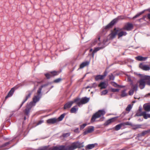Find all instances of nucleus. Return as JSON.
I'll list each match as a JSON object with an SVG mask.
<instances>
[{"mask_svg": "<svg viewBox=\"0 0 150 150\" xmlns=\"http://www.w3.org/2000/svg\"><path fill=\"white\" fill-rule=\"evenodd\" d=\"M116 120L115 117L112 118L107 120L104 123V125L107 126L110 124L112 123L115 122Z\"/></svg>", "mask_w": 150, "mask_h": 150, "instance_id": "nucleus-16", "label": "nucleus"}, {"mask_svg": "<svg viewBox=\"0 0 150 150\" xmlns=\"http://www.w3.org/2000/svg\"><path fill=\"white\" fill-rule=\"evenodd\" d=\"M104 117H103V119H104Z\"/></svg>", "mask_w": 150, "mask_h": 150, "instance_id": "nucleus-61", "label": "nucleus"}, {"mask_svg": "<svg viewBox=\"0 0 150 150\" xmlns=\"http://www.w3.org/2000/svg\"><path fill=\"white\" fill-rule=\"evenodd\" d=\"M139 67L142 70L145 71H148L150 69V67L149 66L144 65L142 63L139 64Z\"/></svg>", "mask_w": 150, "mask_h": 150, "instance_id": "nucleus-13", "label": "nucleus"}, {"mask_svg": "<svg viewBox=\"0 0 150 150\" xmlns=\"http://www.w3.org/2000/svg\"><path fill=\"white\" fill-rule=\"evenodd\" d=\"M74 103H76L75 99H74L73 101L69 102L65 104L64 107V109H66L70 108L72 104Z\"/></svg>", "mask_w": 150, "mask_h": 150, "instance_id": "nucleus-10", "label": "nucleus"}, {"mask_svg": "<svg viewBox=\"0 0 150 150\" xmlns=\"http://www.w3.org/2000/svg\"><path fill=\"white\" fill-rule=\"evenodd\" d=\"M111 91L113 92H118L119 91V89L112 88L111 89Z\"/></svg>", "mask_w": 150, "mask_h": 150, "instance_id": "nucleus-45", "label": "nucleus"}, {"mask_svg": "<svg viewBox=\"0 0 150 150\" xmlns=\"http://www.w3.org/2000/svg\"><path fill=\"white\" fill-rule=\"evenodd\" d=\"M144 12V11H143L137 13L133 18L134 19L135 18L138 17L140 15H142L143 13Z\"/></svg>", "mask_w": 150, "mask_h": 150, "instance_id": "nucleus-33", "label": "nucleus"}, {"mask_svg": "<svg viewBox=\"0 0 150 150\" xmlns=\"http://www.w3.org/2000/svg\"><path fill=\"white\" fill-rule=\"evenodd\" d=\"M59 73V71H54L50 72L49 73L46 74L45 75L47 79H49L52 76L58 75Z\"/></svg>", "mask_w": 150, "mask_h": 150, "instance_id": "nucleus-8", "label": "nucleus"}, {"mask_svg": "<svg viewBox=\"0 0 150 150\" xmlns=\"http://www.w3.org/2000/svg\"><path fill=\"white\" fill-rule=\"evenodd\" d=\"M100 37H98V40H100Z\"/></svg>", "mask_w": 150, "mask_h": 150, "instance_id": "nucleus-57", "label": "nucleus"}, {"mask_svg": "<svg viewBox=\"0 0 150 150\" xmlns=\"http://www.w3.org/2000/svg\"><path fill=\"white\" fill-rule=\"evenodd\" d=\"M109 77L110 80H114L115 79L114 76L112 74L109 75Z\"/></svg>", "mask_w": 150, "mask_h": 150, "instance_id": "nucleus-41", "label": "nucleus"}, {"mask_svg": "<svg viewBox=\"0 0 150 150\" xmlns=\"http://www.w3.org/2000/svg\"><path fill=\"white\" fill-rule=\"evenodd\" d=\"M143 108L145 111H150V105L145 104L143 105Z\"/></svg>", "mask_w": 150, "mask_h": 150, "instance_id": "nucleus-26", "label": "nucleus"}, {"mask_svg": "<svg viewBox=\"0 0 150 150\" xmlns=\"http://www.w3.org/2000/svg\"><path fill=\"white\" fill-rule=\"evenodd\" d=\"M143 113L144 115H143V116L144 119H146L148 118H150V114H147L145 111H143Z\"/></svg>", "mask_w": 150, "mask_h": 150, "instance_id": "nucleus-30", "label": "nucleus"}, {"mask_svg": "<svg viewBox=\"0 0 150 150\" xmlns=\"http://www.w3.org/2000/svg\"><path fill=\"white\" fill-rule=\"evenodd\" d=\"M144 80H145L146 84L150 86V76H144Z\"/></svg>", "mask_w": 150, "mask_h": 150, "instance_id": "nucleus-21", "label": "nucleus"}, {"mask_svg": "<svg viewBox=\"0 0 150 150\" xmlns=\"http://www.w3.org/2000/svg\"><path fill=\"white\" fill-rule=\"evenodd\" d=\"M70 135V133H64L63 134L62 136L64 137H69Z\"/></svg>", "mask_w": 150, "mask_h": 150, "instance_id": "nucleus-42", "label": "nucleus"}, {"mask_svg": "<svg viewBox=\"0 0 150 150\" xmlns=\"http://www.w3.org/2000/svg\"><path fill=\"white\" fill-rule=\"evenodd\" d=\"M28 94L26 96L25 99L23 100L20 105V107H21L23 104L30 97V96L32 94V92L30 91H28Z\"/></svg>", "mask_w": 150, "mask_h": 150, "instance_id": "nucleus-14", "label": "nucleus"}, {"mask_svg": "<svg viewBox=\"0 0 150 150\" xmlns=\"http://www.w3.org/2000/svg\"><path fill=\"white\" fill-rule=\"evenodd\" d=\"M125 18V17L123 16H118L117 18L113 20L105 26V29H107L112 28L113 25L118 22L119 20L124 19Z\"/></svg>", "mask_w": 150, "mask_h": 150, "instance_id": "nucleus-3", "label": "nucleus"}, {"mask_svg": "<svg viewBox=\"0 0 150 150\" xmlns=\"http://www.w3.org/2000/svg\"><path fill=\"white\" fill-rule=\"evenodd\" d=\"M133 28V25L132 23H126L122 29L126 30L127 31H130L132 30Z\"/></svg>", "mask_w": 150, "mask_h": 150, "instance_id": "nucleus-9", "label": "nucleus"}, {"mask_svg": "<svg viewBox=\"0 0 150 150\" xmlns=\"http://www.w3.org/2000/svg\"><path fill=\"white\" fill-rule=\"evenodd\" d=\"M95 79L96 81H98L99 80H102L104 79L103 76L102 75H97L94 76Z\"/></svg>", "mask_w": 150, "mask_h": 150, "instance_id": "nucleus-23", "label": "nucleus"}, {"mask_svg": "<svg viewBox=\"0 0 150 150\" xmlns=\"http://www.w3.org/2000/svg\"><path fill=\"white\" fill-rule=\"evenodd\" d=\"M97 86V85L96 83H94L92 84V86L90 88H96Z\"/></svg>", "mask_w": 150, "mask_h": 150, "instance_id": "nucleus-48", "label": "nucleus"}, {"mask_svg": "<svg viewBox=\"0 0 150 150\" xmlns=\"http://www.w3.org/2000/svg\"><path fill=\"white\" fill-rule=\"evenodd\" d=\"M45 86V85H42L40 88H39L38 89L37 91V95H38V96H41V93L42 90V88L43 87H44Z\"/></svg>", "mask_w": 150, "mask_h": 150, "instance_id": "nucleus-29", "label": "nucleus"}, {"mask_svg": "<svg viewBox=\"0 0 150 150\" xmlns=\"http://www.w3.org/2000/svg\"><path fill=\"white\" fill-rule=\"evenodd\" d=\"M83 146L82 143L77 141L72 143L70 145L67 146L65 149V148L63 150H74L77 148H80Z\"/></svg>", "mask_w": 150, "mask_h": 150, "instance_id": "nucleus-1", "label": "nucleus"}, {"mask_svg": "<svg viewBox=\"0 0 150 150\" xmlns=\"http://www.w3.org/2000/svg\"><path fill=\"white\" fill-rule=\"evenodd\" d=\"M134 91L132 89L130 90L129 92V95H132L133 94Z\"/></svg>", "mask_w": 150, "mask_h": 150, "instance_id": "nucleus-46", "label": "nucleus"}, {"mask_svg": "<svg viewBox=\"0 0 150 150\" xmlns=\"http://www.w3.org/2000/svg\"><path fill=\"white\" fill-rule=\"evenodd\" d=\"M147 95H148V96L150 95V93H148V94H147Z\"/></svg>", "mask_w": 150, "mask_h": 150, "instance_id": "nucleus-59", "label": "nucleus"}, {"mask_svg": "<svg viewBox=\"0 0 150 150\" xmlns=\"http://www.w3.org/2000/svg\"><path fill=\"white\" fill-rule=\"evenodd\" d=\"M139 87L141 89H142L144 88L145 85L146 81L143 77V79H141L139 81Z\"/></svg>", "mask_w": 150, "mask_h": 150, "instance_id": "nucleus-12", "label": "nucleus"}, {"mask_svg": "<svg viewBox=\"0 0 150 150\" xmlns=\"http://www.w3.org/2000/svg\"><path fill=\"white\" fill-rule=\"evenodd\" d=\"M105 113V111L103 110H99L97 112L93 115L91 119V122H94L96 118L104 115Z\"/></svg>", "mask_w": 150, "mask_h": 150, "instance_id": "nucleus-4", "label": "nucleus"}, {"mask_svg": "<svg viewBox=\"0 0 150 150\" xmlns=\"http://www.w3.org/2000/svg\"><path fill=\"white\" fill-rule=\"evenodd\" d=\"M95 144H88L87 146V148L88 149H90L95 147Z\"/></svg>", "mask_w": 150, "mask_h": 150, "instance_id": "nucleus-34", "label": "nucleus"}, {"mask_svg": "<svg viewBox=\"0 0 150 150\" xmlns=\"http://www.w3.org/2000/svg\"><path fill=\"white\" fill-rule=\"evenodd\" d=\"M149 133H150V129H148L147 130L143 131L141 133L139 134L138 135L139 136L142 137L144 136L146 134Z\"/></svg>", "mask_w": 150, "mask_h": 150, "instance_id": "nucleus-22", "label": "nucleus"}, {"mask_svg": "<svg viewBox=\"0 0 150 150\" xmlns=\"http://www.w3.org/2000/svg\"><path fill=\"white\" fill-rule=\"evenodd\" d=\"M133 88L132 89L134 91L135 90L137 91V84H135L133 85Z\"/></svg>", "mask_w": 150, "mask_h": 150, "instance_id": "nucleus-43", "label": "nucleus"}, {"mask_svg": "<svg viewBox=\"0 0 150 150\" xmlns=\"http://www.w3.org/2000/svg\"><path fill=\"white\" fill-rule=\"evenodd\" d=\"M90 87L88 86L87 87H86V88H90Z\"/></svg>", "mask_w": 150, "mask_h": 150, "instance_id": "nucleus-60", "label": "nucleus"}, {"mask_svg": "<svg viewBox=\"0 0 150 150\" xmlns=\"http://www.w3.org/2000/svg\"><path fill=\"white\" fill-rule=\"evenodd\" d=\"M146 57H143L140 56H139L136 57V59L140 61H144L146 60Z\"/></svg>", "mask_w": 150, "mask_h": 150, "instance_id": "nucleus-28", "label": "nucleus"}, {"mask_svg": "<svg viewBox=\"0 0 150 150\" xmlns=\"http://www.w3.org/2000/svg\"><path fill=\"white\" fill-rule=\"evenodd\" d=\"M148 10L150 12V9H148Z\"/></svg>", "mask_w": 150, "mask_h": 150, "instance_id": "nucleus-58", "label": "nucleus"}, {"mask_svg": "<svg viewBox=\"0 0 150 150\" xmlns=\"http://www.w3.org/2000/svg\"><path fill=\"white\" fill-rule=\"evenodd\" d=\"M77 106L75 105L71 109L70 112L71 113H76L77 111L78 108H77Z\"/></svg>", "mask_w": 150, "mask_h": 150, "instance_id": "nucleus-25", "label": "nucleus"}, {"mask_svg": "<svg viewBox=\"0 0 150 150\" xmlns=\"http://www.w3.org/2000/svg\"><path fill=\"white\" fill-rule=\"evenodd\" d=\"M74 132L76 133H78L79 132V128H77L74 130Z\"/></svg>", "mask_w": 150, "mask_h": 150, "instance_id": "nucleus-52", "label": "nucleus"}, {"mask_svg": "<svg viewBox=\"0 0 150 150\" xmlns=\"http://www.w3.org/2000/svg\"><path fill=\"white\" fill-rule=\"evenodd\" d=\"M131 108H132V106H131V105H128L127 107L126 108V110L127 111H129L130 110Z\"/></svg>", "mask_w": 150, "mask_h": 150, "instance_id": "nucleus-39", "label": "nucleus"}, {"mask_svg": "<svg viewBox=\"0 0 150 150\" xmlns=\"http://www.w3.org/2000/svg\"><path fill=\"white\" fill-rule=\"evenodd\" d=\"M126 90H124L122 91L121 92V97H124L127 96V94L126 93Z\"/></svg>", "mask_w": 150, "mask_h": 150, "instance_id": "nucleus-32", "label": "nucleus"}, {"mask_svg": "<svg viewBox=\"0 0 150 150\" xmlns=\"http://www.w3.org/2000/svg\"><path fill=\"white\" fill-rule=\"evenodd\" d=\"M64 117V114H62L60 116H59L57 119L58 120V122L59 121H62Z\"/></svg>", "mask_w": 150, "mask_h": 150, "instance_id": "nucleus-35", "label": "nucleus"}, {"mask_svg": "<svg viewBox=\"0 0 150 150\" xmlns=\"http://www.w3.org/2000/svg\"><path fill=\"white\" fill-rule=\"evenodd\" d=\"M43 122V120H40L36 124V125H39L41 124Z\"/></svg>", "mask_w": 150, "mask_h": 150, "instance_id": "nucleus-49", "label": "nucleus"}, {"mask_svg": "<svg viewBox=\"0 0 150 150\" xmlns=\"http://www.w3.org/2000/svg\"><path fill=\"white\" fill-rule=\"evenodd\" d=\"M10 144V142H7L6 143H5L3 145V146H5L7 145H8V144Z\"/></svg>", "mask_w": 150, "mask_h": 150, "instance_id": "nucleus-50", "label": "nucleus"}, {"mask_svg": "<svg viewBox=\"0 0 150 150\" xmlns=\"http://www.w3.org/2000/svg\"><path fill=\"white\" fill-rule=\"evenodd\" d=\"M139 111H141V109L139 108Z\"/></svg>", "mask_w": 150, "mask_h": 150, "instance_id": "nucleus-55", "label": "nucleus"}, {"mask_svg": "<svg viewBox=\"0 0 150 150\" xmlns=\"http://www.w3.org/2000/svg\"><path fill=\"white\" fill-rule=\"evenodd\" d=\"M92 50H93L92 49H91L90 50V52H91V51H92Z\"/></svg>", "mask_w": 150, "mask_h": 150, "instance_id": "nucleus-56", "label": "nucleus"}, {"mask_svg": "<svg viewBox=\"0 0 150 150\" xmlns=\"http://www.w3.org/2000/svg\"><path fill=\"white\" fill-rule=\"evenodd\" d=\"M107 86L108 85L104 82H100L98 86V87H100V89H105L107 88Z\"/></svg>", "mask_w": 150, "mask_h": 150, "instance_id": "nucleus-19", "label": "nucleus"}, {"mask_svg": "<svg viewBox=\"0 0 150 150\" xmlns=\"http://www.w3.org/2000/svg\"><path fill=\"white\" fill-rule=\"evenodd\" d=\"M102 49L101 47H97L95 48V49L93 51V52L92 53V55L93 57L94 53L98 51L100 49Z\"/></svg>", "mask_w": 150, "mask_h": 150, "instance_id": "nucleus-31", "label": "nucleus"}, {"mask_svg": "<svg viewBox=\"0 0 150 150\" xmlns=\"http://www.w3.org/2000/svg\"><path fill=\"white\" fill-rule=\"evenodd\" d=\"M50 148L49 146H45L41 149L40 150H50Z\"/></svg>", "mask_w": 150, "mask_h": 150, "instance_id": "nucleus-37", "label": "nucleus"}, {"mask_svg": "<svg viewBox=\"0 0 150 150\" xmlns=\"http://www.w3.org/2000/svg\"><path fill=\"white\" fill-rule=\"evenodd\" d=\"M108 92V91L107 90H105L101 92V95H106Z\"/></svg>", "mask_w": 150, "mask_h": 150, "instance_id": "nucleus-38", "label": "nucleus"}, {"mask_svg": "<svg viewBox=\"0 0 150 150\" xmlns=\"http://www.w3.org/2000/svg\"><path fill=\"white\" fill-rule=\"evenodd\" d=\"M132 123L129 122H127L123 123H120L119 124L117 125L115 127V130L117 131L119 130L122 127H124L125 125H131Z\"/></svg>", "mask_w": 150, "mask_h": 150, "instance_id": "nucleus-7", "label": "nucleus"}, {"mask_svg": "<svg viewBox=\"0 0 150 150\" xmlns=\"http://www.w3.org/2000/svg\"><path fill=\"white\" fill-rule=\"evenodd\" d=\"M34 106V105L33 102H31L29 104H28L24 111L25 114L27 115H28L31 108Z\"/></svg>", "mask_w": 150, "mask_h": 150, "instance_id": "nucleus-5", "label": "nucleus"}, {"mask_svg": "<svg viewBox=\"0 0 150 150\" xmlns=\"http://www.w3.org/2000/svg\"><path fill=\"white\" fill-rule=\"evenodd\" d=\"M75 99L76 103L79 107H80L81 105L88 103L89 101L90 98L85 97L81 98H77Z\"/></svg>", "mask_w": 150, "mask_h": 150, "instance_id": "nucleus-2", "label": "nucleus"}, {"mask_svg": "<svg viewBox=\"0 0 150 150\" xmlns=\"http://www.w3.org/2000/svg\"><path fill=\"white\" fill-rule=\"evenodd\" d=\"M147 17L150 20V13L147 15Z\"/></svg>", "mask_w": 150, "mask_h": 150, "instance_id": "nucleus-53", "label": "nucleus"}, {"mask_svg": "<svg viewBox=\"0 0 150 150\" xmlns=\"http://www.w3.org/2000/svg\"><path fill=\"white\" fill-rule=\"evenodd\" d=\"M87 125V124L86 123H84L83 124V125H81L80 126V129H83Z\"/></svg>", "mask_w": 150, "mask_h": 150, "instance_id": "nucleus-44", "label": "nucleus"}, {"mask_svg": "<svg viewBox=\"0 0 150 150\" xmlns=\"http://www.w3.org/2000/svg\"><path fill=\"white\" fill-rule=\"evenodd\" d=\"M89 64V62L86 61L82 63L80 65V68L82 69L84 67L88 66Z\"/></svg>", "mask_w": 150, "mask_h": 150, "instance_id": "nucleus-24", "label": "nucleus"}, {"mask_svg": "<svg viewBox=\"0 0 150 150\" xmlns=\"http://www.w3.org/2000/svg\"><path fill=\"white\" fill-rule=\"evenodd\" d=\"M127 34V33L126 32L121 31L118 33V38L123 36H125Z\"/></svg>", "mask_w": 150, "mask_h": 150, "instance_id": "nucleus-27", "label": "nucleus"}, {"mask_svg": "<svg viewBox=\"0 0 150 150\" xmlns=\"http://www.w3.org/2000/svg\"><path fill=\"white\" fill-rule=\"evenodd\" d=\"M62 80V79L61 78H58L54 80L53 82L55 83H57L60 82Z\"/></svg>", "mask_w": 150, "mask_h": 150, "instance_id": "nucleus-40", "label": "nucleus"}, {"mask_svg": "<svg viewBox=\"0 0 150 150\" xmlns=\"http://www.w3.org/2000/svg\"><path fill=\"white\" fill-rule=\"evenodd\" d=\"M122 29L120 30H117L116 28H114L113 30L111 31V33L109 35L110 39H112L114 38L115 36L117 34L118 32L121 30Z\"/></svg>", "mask_w": 150, "mask_h": 150, "instance_id": "nucleus-6", "label": "nucleus"}, {"mask_svg": "<svg viewBox=\"0 0 150 150\" xmlns=\"http://www.w3.org/2000/svg\"><path fill=\"white\" fill-rule=\"evenodd\" d=\"M15 91L14 88H13L11 89V90L8 93L6 97L5 100H6L8 97H10L12 96Z\"/></svg>", "mask_w": 150, "mask_h": 150, "instance_id": "nucleus-20", "label": "nucleus"}, {"mask_svg": "<svg viewBox=\"0 0 150 150\" xmlns=\"http://www.w3.org/2000/svg\"><path fill=\"white\" fill-rule=\"evenodd\" d=\"M112 84L115 87H119V86L115 82H113L112 83Z\"/></svg>", "mask_w": 150, "mask_h": 150, "instance_id": "nucleus-47", "label": "nucleus"}, {"mask_svg": "<svg viewBox=\"0 0 150 150\" xmlns=\"http://www.w3.org/2000/svg\"><path fill=\"white\" fill-rule=\"evenodd\" d=\"M94 130V127L91 126L87 128V129L84 132V134H87L89 133L92 132Z\"/></svg>", "mask_w": 150, "mask_h": 150, "instance_id": "nucleus-17", "label": "nucleus"}, {"mask_svg": "<svg viewBox=\"0 0 150 150\" xmlns=\"http://www.w3.org/2000/svg\"><path fill=\"white\" fill-rule=\"evenodd\" d=\"M58 122V120L55 118L50 119L47 120V122L49 124H53Z\"/></svg>", "mask_w": 150, "mask_h": 150, "instance_id": "nucleus-15", "label": "nucleus"}, {"mask_svg": "<svg viewBox=\"0 0 150 150\" xmlns=\"http://www.w3.org/2000/svg\"><path fill=\"white\" fill-rule=\"evenodd\" d=\"M41 97V96H39L37 95L34 96L33 98V103L34 105H35V103L39 101Z\"/></svg>", "mask_w": 150, "mask_h": 150, "instance_id": "nucleus-18", "label": "nucleus"}, {"mask_svg": "<svg viewBox=\"0 0 150 150\" xmlns=\"http://www.w3.org/2000/svg\"><path fill=\"white\" fill-rule=\"evenodd\" d=\"M135 115L137 116H141L144 115V114L143 112H142L141 113L139 112H137Z\"/></svg>", "mask_w": 150, "mask_h": 150, "instance_id": "nucleus-36", "label": "nucleus"}, {"mask_svg": "<svg viewBox=\"0 0 150 150\" xmlns=\"http://www.w3.org/2000/svg\"><path fill=\"white\" fill-rule=\"evenodd\" d=\"M104 74L103 75H102L103 76V77L104 78L107 75V72L106 71H105L104 73Z\"/></svg>", "mask_w": 150, "mask_h": 150, "instance_id": "nucleus-51", "label": "nucleus"}, {"mask_svg": "<svg viewBox=\"0 0 150 150\" xmlns=\"http://www.w3.org/2000/svg\"><path fill=\"white\" fill-rule=\"evenodd\" d=\"M65 148L64 145L60 146L58 147L55 146L50 147V150H63Z\"/></svg>", "mask_w": 150, "mask_h": 150, "instance_id": "nucleus-11", "label": "nucleus"}, {"mask_svg": "<svg viewBox=\"0 0 150 150\" xmlns=\"http://www.w3.org/2000/svg\"><path fill=\"white\" fill-rule=\"evenodd\" d=\"M26 119V117H24V120H25Z\"/></svg>", "mask_w": 150, "mask_h": 150, "instance_id": "nucleus-54", "label": "nucleus"}]
</instances>
